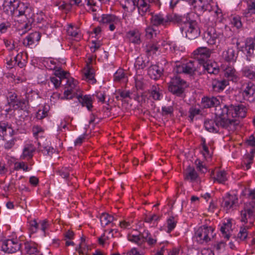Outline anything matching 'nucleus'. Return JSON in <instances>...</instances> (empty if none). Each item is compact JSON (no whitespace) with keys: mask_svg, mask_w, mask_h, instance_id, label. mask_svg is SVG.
<instances>
[{"mask_svg":"<svg viewBox=\"0 0 255 255\" xmlns=\"http://www.w3.org/2000/svg\"><path fill=\"white\" fill-rule=\"evenodd\" d=\"M247 108L242 104L238 105L221 104L215 108L214 119L204 121L205 129L212 132H218L220 128L234 131L239 124L237 118H245Z\"/></svg>","mask_w":255,"mask_h":255,"instance_id":"nucleus-1","label":"nucleus"},{"mask_svg":"<svg viewBox=\"0 0 255 255\" xmlns=\"http://www.w3.org/2000/svg\"><path fill=\"white\" fill-rule=\"evenodd\" d=\"M121 4L126 11L129 12H133L136 7L141 16L150 11L151 4L160 5L159 0H122Z\"/></svg>","mask_w":255,"mask_h":255,"instance_id":"nucleus-2","label":"nucleus"},{"mask_svg":"<svg viewBox=\"0 0 255 255\" xmlns=\"http://www.w3.org/2000/svg\"><path fill=\"white\" fill-rule=\"evenodd\" d=\"M182 21V17L174 13H168L164 15L162 13L155 14L150 18L151 24L153 26H163L166 27L170 25L171 22L180 23Z\"/></svg>","mask_w":255,"mask_h":255,"instance_id":"nucleus-3","label":"nucleus"},{"mask_svg":"<svg viewBox=\"0 0 255 255\" xmlns=\"http://www.w3.org/2000/svg\"><path fill=\"white\" fill-rule=\"evenodd\" d=\"M214 229L211 226H202L195 231L194 238L200 244L207 243L214 238Z\"/></svg>","mask_w":255,"mask_h":255,"instance_id":"nucleus-4","label":"nucleus"},{"mask_svg":"<svg viewBox=\"0 0 255 255\" xmlns=\"http://www.w3.org/2000/svg\"><path fill=\"white\" fill-rule=\"evenodd\" d=\"M66 63L63 59L48 58L45 61V66L50 70L54 71V75L60 77L65 75V71L63 70Z\"/></svg>","mask_w":255,"mask_h":255,"instance_id":"nucleus-5","label":"nucleus"},{"mask_svg":"<svg viewBox=\"0 0 255 255\" xmlns=\"http://www.w3.org/2000/svg\"><path fill=\"white\" fill-rule=\"evenodd\" d=\"M200 66L199 62L190 61L185 63L177 64L174 71L177 73H184L190 75L194 74Z\"/></svg>","mask_w":255,"mask_h":255,"instance_id":"nucleus-6","label":"nucleus"},{"mask_svg":"<svg viewBox=\"0 0 255 255\" xmlns=\"http://www.w3.org/2000/svg\"><path fill=\"white\" fill-rule=\"evenodd\" d=\"M187 85L185 81L178 76H175L171 78L168 85L169 91L174 95L180 96L184 90Z\"/></svg>","mask_w":255,"mask_h":255,"instance_id":"nucleus-7","label":"nucleus"},{"mask_svg":"<svg viewBox=\"0 0 255 255\" xmlns=\"http://www.w3.org/2000/svg\"><path fill=\"white\" fill-rule=\"evenodd\" d=\"M182 29L185 31L186 37L189 39H194L197 38L200 33L197 22L195 20L184 22Z\"/></svg>","mask_w":255,"mask_h":255,"instance_id":"nucleus-8","label":"nucleus"},{"mask_svg":"<svg viewBox=\"0 0 255 255\" xmlns=\"http://www.w3.org/2000/svg\"><path fill=\"white\" fill-rule=\"evenodd\" d=\"M100 21L108 26L109 29L112 31L121 23V19L113 14H103Z\"/></svg>","mask_w":255,"mask_h":255,"instance_id":"nucleus-9","label":"nucleus"},{"mask_svg":"<svg viewBox=\"0 0 255 255\" xmlns=\"http://www.w3.org/2000/svg\"><path fill=\"white\" fill-rule=\"evenodd\" d=\"M20 247L21 243L16 238L4 241L1 246L2 251L8 254L15 253L19 250Z\"/></svg>","mask_w":255,"mask_h":255,"instance_id":"nucleus-10","label":"nucleus"},{"mask_svg":"<svg viewBox=\"0 0 255 255\" xmlns=\"http://www.w3.org/2000/svg\"><path fill=\"white\" fill-rule=\"evenodd\" d=\"M221 36L220 33H217L214 27H209L204 34V39L209 45H216L219 43Z\"/></svg>","mask_w":255,"mask_h":255,"instance_id":"nucleus-11","label":"nucleus"},{"mask_svg":"<svg viewBox=\"0 0 255 255\" xmlns=\"http://www.w3.org/2000/svg\"><path fill=\"white\" fill-rule=\"evenodd\" d=\"M242 96L244 99L250 102H255V85L249 82L242 89Z\"/></svg>","mask_w":255,"mask_h":255,"instance_id":"nucleus-12","label":"nucleus"},{"mask_svg":"<svg viewBox=\"0 0 255 255\" xmlns=\"http://www.w3.org/2000/svg\"><path fill=\"white\" fill-rule=\"evenodd\" d=\"M125 37L129 42L134 44H139L141 42V33L137 29H133L128 31Z\"/></svg>","mask_w":255,"mask_h":255,"instance_id":"nucleus-13","label":"nucleus"},{"mask_svg":"<svg viewBox=\"0 0 255 255\" xmlns=\"http://www.w3.org/2000/svg\"><path fill=\"white\" fill-rule=\"evenodd\" d=\"M211 50L206 47H201L194 51L193 54L197 61L205 60L210 57L211 54Z\"/></svg>","mask_w":255,"mask_h":255,"instance_id":"nucleus-14","label":"nucleus"},{"mask_svg":"<svg viewBox=\"0 0 255 255\" xmlns=\"http://www.w3.org/2000/svg\"><path fill=\"white\" fill-rule=\"evenodd\" d=\"M143 232L141 234H135L131 233L128 234V239L129 241L136 244L140 248L146 249Z\"/></svg>","mask_w":255,"mask_h":255,"instance_id":"nucleus-15","label":"nucleus"},{"mask_svg":"<svg viewBox=\"0 0 255 255\" xmlns=\"http://www.w3.org/2000/svg\"><path fill=\"white\" fill-rule=\"evenodd\" d=\"M238 198L235 194H227L224 198L222 206L227 211L233 208L238 203Z\"/></svg>","mask_w":255,"mask_h":255,"instance_id":"nucleus-16","label":"nucleus"},{"mask_svg":"<svg viewBox=\"0 0 255 255\" xmlns=\"http://www.w3.org/2000/svg\"><path fill=\"white\" fill-rule=\"evenodd\" d=\"M222 56L227 62H235L238 57V52L233 47L229 48L223 52Z\"/></svg>","mask_w":255,"mask_h":255,"instance_id":"nucleus-17","label":"nucleus"},{"mask_svg":"<svg viewBox=\"0 0 255 255\" xmlns=\"http://www.w3.org/2000/svg\"><path fill=\"white\" fill-rule=\"evenodd\" d=\"M35 147L32 143L25 144L23 148L22 153L20 155V159L23 160H30L33 156L35 151Z\"/></svg>","mask_w":255,"mask_h":255,"instance_id":"nucleus-18","label":"nucleus"},{"mask_svg":"<svg viewBox=\"0 0 255 255\" xmlns=\"http://www.w3.org/2000/svg\"><path fill=\"white\" fill-rule=\"evenodd\" d=\"M253 207L250 204H246L244 208L241 211V221L244 223H247L249 220H251L253 216Z\"/></svg>","mask_w":255,"mask_h":255,"instance_id":"nucleus-19","label":"nucleus"},{"mask_svg":"<svg viewBox=\"0 0 255 255\" xmlns=\"http://www.w3.org/2000/svg\"><path fill=\"white\" fill-rule=\"evenodd\" d=\"M184 178L185 180L191 182H195L198 178V175L193 167L188 166L184 171Z\"/></svg>","mask_w":255,"mask_h":255,"instance_id":"nucleus-20","label":"nucleus"},{"mask_svg":"<svg viewBox=\"0 0 255 255\" xmlns=\"http://www.w3.org/2000/svg\"><path fill=\"white\" fill-rule=\"evenodd\" d=\"M219 100L216 97H203L202 99L201 105L204 108H209L212 107H219L220 105Z\"/></svg>","mask_w":255,"mask_h":255,"instance_id":"nucleus-21","label":"nucleus"},{"mask_svg":"<svg viewBox=\"0 0 255 255\" xmlns=\"http://www.w3.org/2000/svg\"><path fill=\"white\" fill-rule=\"evenodd\" d=\"M14 2H15L14 16L26 15V12L28 10V7L23 2H20L18 0H14Z\"/></svg>","mask_w":255,"mask_h":255,"instance_id":"nucleus-22","label":"nucleus"},{"mask_svg":"<svg viewBox=\"0 0 255 255\" xmlns=\"http://www.w3.org/2000/svg\"><path fill=\"white\" fill-rule=\"evenodd\" d=\"M77 98L83 107H86L89 111H91L93 108V99L91 95L82 96L80 94L77 95Z\"/></svg>","mask_w":255,"mask_h":255,"instance_id":"nucleus-23","label":"nucleus"},{"mask_svg":"<svg viewBox=\"0 0 255 255\" xmlns=\"http://www.w3.org/2000/svg\"><path fill=\"white\" fill-rule=\"evenodd\" d=\"M41 38L39 32L35 31L29 34L23 40V43L25 46H30L35 42H38Z\"/></svg>","mask_w":255,"mask_h":255,"instance_id":"nucleus-24","label":"nucleus"},{"mask_svg":"<svg viewBox=\"0 0 255 255\" xmlns=\"http://www.w3.org/2000/svg\"><path fill=\"white\" fill-rule=\"evenodd\" d=\"M67 34L71 39H74L78 40L81 38V34L78 27L72 24L68 25L67 29Z\"/></svg>","mask_w":255,"mask_h":255,"instance_id":"nucleus-25","label":"nucleus"},{"mask_svg":"<svg viewBox=\"0 0 255 255\" xmlns=\"http://www.w3.org/2000/svg\"><path fill=\"white\" fill-rule=\"evenodd\" d=\"M224 76L228 80L236 82L239 80L238 73L235 69L231 66L227 67L224 70Z\"/></svg>","mask_w":255,"mask_h":255,"instance_id":"nucleus-26","label":"nucleus"},{"mask_svg":"<svg viewBox=\"0 0 255 255\" xmlns=\"http://www.w3.org/2000/svg\"><path fill=\"white\" fill-rule=\"evenodd\" d=\"M83 72L84 74L83 79L92 84L96 82L94 70L90 66V64H87V66L84 69Z\"/></svg>","mask_w":255,"mask_h":255,"instance_id":"nucleus-27","label":"nucleus"},{"mask_svg":"<svg viewBox=\"0 0 255 255\" xmlns=\"http://www.w3.org/2000/svg\"><path fill=\"white\" fill-rule=\"evenodd\" d=\"M243 14L247 18L255 16V0H248L247 7L244 10Z\"/></svg>","mask_w":255,"mask_h":255,"instance_id":"nucleus-28","label":"nucleus"},{"mask_svg":"<svg viewBox=\"0 0 255 255\" xmlns=\"http://www.w3.org/2000/svg\"><path fill=\"white\" fill-rule=\"evenodd\" d=\"M28 104V100L22 97L18 98L10 106L14 110H24L26 109Z\"/></svg>","mask_w":255,"mask_h":255,"instance_id":"nucleus-29","label":"nucleus"},{"mask_svg":"<svg viewBox=\"0 0 255 255\" xmlns=\"http://www.w3.org/2000/svg\"><path fill=\"white\" fill-rule=\"evenodd\" d=\"M246 48L247 50V59L251 61V57L255 50V37L254 38H250L247 39L246 43Z\"/></svg>","mask_w":255,"mask_h":255,"instance_id":"nucleus-30","label":"nucleus"},{"mask_svg":"<svg viewBox=\"0 0 255 255\" xmlns=\"http://www.w3.org/2000/svg\"><path fill=\"white\" fill-rule=\"evenodd\" d=\"M162 73V69L156 65H151L148 69V74L151 78L157 79Z\"/></svg>","mask_w":255,"mask_h":255,"instance_id":"nucleus-31","label":"nucleus"},{"mask_svg":"<svg viewBox=\"0 0 255 255\" xmlns=\"http://www.w3.org/2000/svg\"><path fill=\"white\" fill-rule=\"evenodd\" d=\"M15 7V2H14V0L10 1H4L2 5V10L7 15L14 16Z\"/></svg>","mask_w":255,"mask_h":255,"instance_id":"nucleus-32","label":"nucleus"},{"mask_svg":"<svg viewBox=\"0 0 255 255\" xmlns=\"http://www.w3.org/2000/svg\"><path fill=\"white\" fill-rule=\"evenodd\" d=\"M228 84L229 82L226 80H214L212 82L214 91L218 92L223 91Z\"/></svg>","mask_w":255,"mask_h":255,"instance_id":"nucleus-33","label":"nucleus"},{"mask_svg":"<svg viewBox=\"0 0 255 255\" xmlns=\"http://www.w3.org/2000/svg\"><path fill=\"white\" fill-rule=\"evenodd\" d=\"M221 232L223 237L229 240L230 237V233L232 231V223L231 220H228L226 223H225L221 228Z\"/></svg>","mask_w":255,"mask_h":255,"instance_id":"nucleus-34","label":"nucleus"},{"mask_svg":"<svg viewBox=\"0 0 255 255\" xmlns=\"http://www.w3.org/2000/svg\"><path fill=\"white\" fill-rule=\"evenodd\" d=\"M243 75L247 78L255 80V67L253 66H246L242 70Z\"/></svg>","mask_w":255,"mask_h":255,"instance_id":"nucleus-35","label":"nucleus"},{"mask_svg":"<svg viewBox=\"0 0 255 255\" xmlns=\"http://www.w3.org/2000/svg\"><path fill=\"white\" fill-rule=\"evenodd\" d=\"M214 174V172L212 171L211 173V177L213 178L214 182L217 181L220 183H224L227 180V174L224 171H217L216 176L213 177Z\"/></svg>","mask_w":255,"mask_h":255,"instance_id":"nucleus-36","label":"nucleus"},{"mask_svg":"<svg viewBox=\"0 0 255 255\" xmlns=\"http://www.w3.org/2000/svg\"><path fill=\"white\" fill-rule=\"evenodd\" d=\"M143 237L145 240V243L147 242V244L150 246H153L157 243V238L156 236L152 235L147 230H144L143 231Z\"/></svg>","mask_w":255,"mask_h":255,"instance_id":"nucleus-37","label":"nucleus"},{"mask_svg":"<svg viewBox=\"0 0 255 255\" xmlns=\"http://www.w3.org/2000/svg\"><path fill=\"white\" fill-rule=\"evenodd\" d=\"M68 75H67V78H65L66 79V84L65 85V89H68L71 90H73L76 92H78L79 91V88L77 86L78 82L76 80H75L72 78H68Z\"/></svg>","mask_w":255,"mask_h":255,"instance_id":"nucleus-38","label":"nucleus"},{"mask_svg":"<svg viewBox=\"0 0 255 255\" xmlns=\"http://www.w3.org/2000/svg\"><path fill=\"white\" fill-rule=\"evenodd\" d=\"M159 47L157 44L149 43L146 45L145 52L148 55L159 54L160 52Z\"/></svg>","mask_w":255,"mask_h":255,"instance_id":"nucleus-39","label":"nucleus"},{"mask_svg":"<svg viewBox=\"0 0 255 255\" xmlns=\"http://www.w3.org/2000/svg\"><path fill=\"white\" fill-rule=\"evenodd\" d=\"M177 221L176 219L173 217H169L166 220V231L168 233L172 232L176 227Z\"/></svg>","mask_w":255,"mask_h":255,"instance_id":"nucleus-40","label":"nucleus"},{"mask_svg":"<svg viewBox=\"0 0 255 255\" xmlns=\"http://www.w3.org/2000/svg\"><path fill=\"white\" fill-rule=\"evenodd\" d=\"M25 252L29 255H35L39 251L37 245L32 242H27L24 244Z\"/></svg>","mask_w":255,"mask_h":255,"instance_id":"nucleus-41","label":"nucleus"},{"mask_svg":"<svg viewBox=\"0 0 255 255\" xmlns=\"http://www.w3.org/2000/svg\"><path fill=\"white\" fill-rule=\"evenodd\" d=\"M114 80L116 82L128 81V77L123 69H119L114 74Z\"/></svg>","mask_w":255,"mask_h":255,"instance_id":"nucleus-42","label":"nucleus"},{"mask_svg":"<svg viewBox=\"0 0 255 255\" xmlns=\"http://www.w3.org/2000/svg\"><path fill=\"white\" fill-rule=\"evenodd\" d=\"M114 221V217L107 213H103L100 216L101 225L105 227Z\"/></svg>","mask_w":255,"mask_h":255,"instance_id":"nucleus-43","label":"nucleus"},{"mask_svg":"<svg viewBox=\"0 0 255 255\" xmlns=\"http://www.w3.org/2000/svg\"><path fill=\"white\" fill-rule=\"evenodd\" d=\"M69 73L68 72H65V75L63 77H60L54 75V76L50 77V81L53 84L54 87L57 88L60 86L62 80L65 79V78H67V75Z\"/></svg>","mask_w":255,"mask_h":255,"instance_id":"nucleus-44","label":"nucleus"},{"mask_svg":"<svg viewBox=\"0 0 255 255\" xmlns=\"http://www.w3.org/2000/svg\"><path fill=\"white\" fill-rule=\"evenodd\" d=\"M80 255L86 254L89 251V247L85 242V239L81 238V242L79 245L78 248L77 249Z\"/></svg>","mask_w":255,"mask_h":255,"instance_id":"nucleus-45","label":"nucleus"},{"mask_svg":"<svg viewBox=\"0 0 255 255\" xmlns=\"http://www.w3.org/2000/svg\"><path fill=\"white\" fill-rule=\"evenodd\" d=\"M148 61H145L141 57H138L135 61L134 67L136 70L143 69L146 66Z\"/></svg>","mask_w":255,"mask_h":255,"instance_id":"nucleus-46","label":"nucleus"},{"mask_svg":"<svg viewBox=\"0 0 255 255\" xmlns=\"http://www.w3.org/2000/svg\"><path fill=\"white\" fill-rule=\"evenodd\" d=\"M202 147L203 150L202 151V154L204 156L205 159L208 161L211 158L212 153L209 150L208 147L206 144L205 140L202 139Z\"/></svg>","mask_w":255,"mask_h":255,"instance_id":"nucleus-47","label":"nucleus"},{"mask_svg":"<svg viewBox=\"0 0 255 255\" xmlns=\"http://www.w3.org/2000/svg\"><path fill=\"white\" fill-rule=\"evenodd\" d=\"M150 96L155 100H160L162 97V93L158 87L153 86Z\"/></svg>","mask_w":255,"mask_h":255,"instance_id":"nucleus-48","label":"nucleus"},{"mask_svg":"<svg viewBox=\"0 0 255 255\" xmlns=\"http://www.w3.org/2000/svg\"><path fill=\"white\" fill-rule=\"evenodd\" d=\"M145 35L148 38H152L156 36L157 34V31L153 27V25L148 26L145 29Z\"/></svg>","mask_w":255,"mask_h":255,"instance_id":"nucleus-49","label":"nucleus"},{"mask_svg":"<svg viewBox=\"0 0 255 255\" xmlns=\"http://www.w3.org/2000/svg\"><path fill=\"white\" fill-rule=\"evenodd\" d=\"M159 219V216L153 214L146 216L144 221L146 223L153 224V225H156L158 220Z\"/></svg>","mask_w":255,"mask_h":255,"instance_id":"nucleus-50","label":"nucleus"},{"mask_svg":"<svg viewBox=\"0 0 255 255\" xmlns=\"http://www.w3.org/2000/svg\"><path fill=\"white\" fill-rule=\"evenodd\" d=\"M7 129L11 130V126L7 123L0 122V135L5 136L6 134Z\"/></svg>","mask_w":255,"mask_h":255,"instance_id":"nucleus-51","label":"nucleus"},{"mask_svg":"<svg viewBox=\"0 0 255 255\" xmlns=\"http://www.w3.org/2000/svg\"><path fill=\"white\" fill-rule=\"evenodd\" d=\"M85 1L86 5L88 7L89 10L95 12L99 8V6L97 5L96 2L94 0H85Z\"/></svg>","mask_w":255,"mask_h":255,"instance_id":"nucleus-52","label":"nucleus"},{"mask_svg":"<svg viewBox=\"0 0 255 255\" xmlns=\"http://www.w3.org/2000/svg\"><path fill=\"white\" fill-rule=\"evenodd\" d=\"M32 132L34 136L37 138L39 137L42 136L44 133V129L40 126H34L32 128Z\"/></svg>","mask_w":255,"mask_h":255,"instance_id":"nucleus-53","label":"nucleus"},{"mask_svg":"<svg viewBox=\"0 0 255 255\" xmlns=\"http://www.w3.org/2000/svg\"><path fill=\"white\" fill-rule=\"evenodd\" d=\"M130 93L128 91L119 90L117 92L116 99L119 100H123L129 97Z\"/></svg>","mask_w":255,"mask_h":255,"instance_id":"nucleus-54","label":"nucleus"},{"mask_svg":"<svg viewBox=\"0 0 255 255\" xmlns=\"http://www.w3.org/2000/svg\"><path fill=\"white\" fill-rule=\"evenodd\" d=\"M145 249L140 248L138 249L136 248H133L130 251L128 252L127 255H144Z\"/></svg>","mask_w":255,"mask_h":255,"instance_id":"nucleus-55","label":"nucleus"},{"mask_svg":"<svg viewBox=\"0 0 255 255\" xmlns=\"http://www.w3.org/2000/svg\"><path fill=\"white\" fill-rule=\"evenodd\" d=\"M197 168L202 173H206L208 171L207 165L204 162L199 159L195 161Z\"/></svg>","mask_w":255,"mask_h":255,"instance_id":"nucleus-56","label":"nucleus"},{"mask_svg":"<svg viewBox=\"0 0 255 255\" xmlns=\"http://www.w3.org/2000/svg\"><path fill=\"white\" fill-rule=\"evenodd\" d=\"M73 90L65 89L64 92V98L66 99H71L74 97L77 98V95H79L77 93Z\"/></svg>","mask_w":255,"mask_h":255,"instance_id":"nucleus-57","label":"nucleus"},{"mask_svg":"<svg viewBox=\"0 0 255 255\" xmlns=\"http://www.w3.org/2000/svg\"><path fill=\"white\" fill-rule=\"evenodd\" d=\"M22 57V53H18L14 58L13 62L15 66L17 65L20 68H22L24 67L25 62L24 60L23 61L21 60Z\"/></svg>","mask_w":255,"mask_h":255,"instance_id":"nucleus-58","label":"nucleus"},{"mask_svg":"<svg viewBox=\"0 0 255 255\" xmlns=\"http://www.w3.org/2000/svg\"><path fill=\"white\" fill-rule=\"evenodd\" d=\"M248 228L247 227H242L240 228V231L238 234V237L241 240L244 241L247 238Z\"/></svg>","mask_w":255,"mask_h":255,"instance_id":"nucleus-59","label":"nucleus"},{"mask_svg":"<svg viewBox=\"0 0 255 255\" xmlns=\"http://www.w3.org/2000/svg\"><path fill=\"white\" fill-rule=\"evenodd\" d=\"M14 169L16 170L22 169L24 171H28L29 170V169L28 168L27 164L23 161L16 162V163H15Z\"/></svg>","mask_w":255,"mask_h":255,"instance_id":"nucleus-60","label":"nucleus"},{"mask_svg":"<svg viewBox=\"0 0 255 255\" xmlns=\"http://www.w3.org/2000/svg\"><path fill=\"white\" fill-rule=\"evenodd\" d=\"M39 148L40 150L49 155L52 154L55 151V149L49 146H43L40 145V143L38 142Z\"/></svg>","mask_w":255,"mask_h":255,"instance_id":"nucleus-61","label":"nucleus"},{"mask_svg":"<svg viewBox=\"0 0 255 255\" xmlns=\"http://www.w3.org/2000/svg\"><path fill=\"white\" fill-rule=\"evenodd\" d=\"M57 173L63 178L67 179L70 174V169L68 168L62 167L57 171Z\"/></svg>","mask_w":255,"mask_h":255,"instance_id":"nucleus-62","label":"nucleus"},{"mask_svg":"<svg viewBox=\"0 0 255 255\" xmlns=\"http://www.w3.org/2000/svg\"><path fill=\"white\" fill-rule=\"evenodd\" d=\"M24 91L25 98L27 99L28 101L32 98L34 95L37 94L36 92L33 91L32 89L29 87L24 89Z\"/></svg>","mask_w":255,"mask_h":255,"instance_id":"nucleus-63","label":"nucleus"},{"mask_svg":"<svg viewBox=\"0 0 255 255\" xmlns=\"http://www.w3.org/2000/svg\"><path fill=\"white\" fill-rule=\"evenodd\" d=\"M39 226L38 223H37L35 220L29 222V230L32 233H35L37 231Z\"/></svg>","mask_w":255,"mask_h":255,"instance_id":"nucleus-64","label":"nucleus"}]
</instances>
